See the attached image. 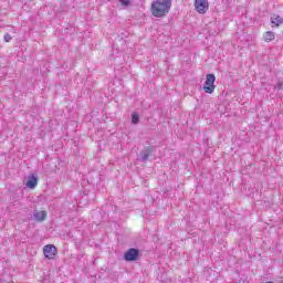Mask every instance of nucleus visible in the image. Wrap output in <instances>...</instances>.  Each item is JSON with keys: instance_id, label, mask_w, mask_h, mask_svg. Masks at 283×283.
I'll list each match as a JSON object with an SVG mask.
<instances>
[{"instance_id": "f257e3e1", "label": "nucleus", "mask_w": 283, "mask_h": 283, "mask_svg": "<svg viewBox=\"0 0 283 283\" xmlns=\"http://www.w3.org/2000/svg\"><path fill=\"white\" fill-rule=\"evenodd\" d=\"M172 0H155L151 3V14L157 19H163V17H167L169 11L171 10Z\"/></svg>"}, {"instance_id": "f03ea898", "label": "nucleus", "mask_w": 283, "mask_h": 283, "mask_svg": "<svg viewBox=\"0 0 283 283\" xmlns=\"http://www.w3.org/2000/svg\"><path fill=\"white\" fill-rule=\"evenodd\" d=\"M203 92L206 94H213V92H216V75L214 74L209 73L206 75Z\"/></svg>"}, {"instance_id": "7ed1b4c3", "label": "nucleus", "mask_w": 283, "mask_h": 283, "mask_svg": "<svg viewBox=\"0 0 283 283\" xmlns=\"http://www.w3.org/2000/svg\"><path fill=\"white\" fill-rule=\"evenodd\" d=\"M140 250L136 248H130L126 252H124L125 262H138L140 260Z\"/></svg>"}, {"instance_id": "20e7f679", "label": "nucleus", "mask_w": 283, "mask_h": 283, "mask_svg": "<svg viewBox=\"0 0 283 283\" xmlns=\"http://www.w3.org/2000/svg\"><path fill=\"white\" fill-rule=\"evenodd\" d=\"M195 10L199 12V14H206L207 10H209V1L195 0Z\"/></svg>"}, {"instance_id": "39448f33", "label": "nucleus", "mask_w": 283, "mask_h": 283, "mask_svg": "<svg viewBox=\"0 0 283 283\" xmlns=\"http://www.w3.org/2000/svg\"><path fill=\"white\" fill-rule=\"evenodd\" d=\"M43 253L48 260H54V256L56 255V247L53 244L44 245Z\"/></svg>"}, {"instance_id": "423d86ee", "label": "nucleus", "mask_w": 283, "mask_h": 283, "mask_svg": "<svg viewBox=\"0 0 283 283\" xmlns=\"http://www.w3.org/2000/svg\"><path fill=\"white\" fill-rule=\"evenodd\" d=\"M154 153V148L151 147H146L144 150L140 151V161L142 163H147L149 160V157Z\"/></svg>"}, {"instance_id": "0eeeda50", "label": "nucleus", "mask_w": 283, "mask_h": 283, "mask_svg": "<svg viewBox=\"0 0 283 283\" xmlns=\"http://www.w3.org/2000/svg\"><path fill=\"white\" fill-rule=\"evenodd\" d=\"M36 185H39V178H36V176L34 175L30 176L29 179L27 180V187L29 189H34Z\"/></svg>"}, {"instance_id": "6e6552de", "label": "nucleus", "mask_w": 283, "mask_h": 283, "mask_svg": "<svg viewBox=\"0 0 283 283\" xmlns=\"http://www.w3.org/2000/svg\"><path fill=\"white\" fill-rule=\"evenodd\" d=\"M46 212L45 211H36L33 213V217L38 220V222H43L45 220Z\"/></svg>"}, {"instance_id": "1a4fd4ad", "label": "nucleus", "mask_w": 283, "mask_h": 283, "mask_svg": "<svg viewBox=\"0 0 283 283\" xmlns=\"http://www.w3.org/2000/svg\"><path fill=\"white\" fill-rule=\"evenodd\" d=\"M271 23L273 25H275L276 28H280V25H282V23H283V19L280 15H276V17L274 15L271 18Z\"/></svg>"}, {"instance_id": "9d476101", "label": "nucleus", "mask_w": 283, "mask_h": 283, "mask_svg": "<svg viewBox=\"0 0 283 283\" xmlns=\"http://www.w3.org/2000/svg\"><path fill=\"white\" fill-rule=\"evenodd\" d=\"M264 40L266 41V43H271V41L275 40V33H273V31L265 32Z\"/></svg>"}, {"instance_id": "9b49d317", "label": "nucleus", "mask_w": 283, "mask_h": 283, "mask_svg": "<svg viewBox=\"0 0 283 283\" xmlns=\"http://www.w3.org/2000/svg\"><path fill=\"white\" fill-rule=\"evenodd\" d=\"M132 123L133 125H138V123H140V116L136 112L132 114Z\"/></svg>"}, {"instance_id": "f8f14e48", "label": "nucleus", "mask_w": 283, "mask_h": 283, "mask_svg": "<svg viewBox=\"0 0 283 283\" xmlns=\"http://www.w3.org/2000/svg\"><path fill=\"white\" fill-rule=\"evenodd\" d=\"M4 41H6V43H10L12 41V35H10V33H6Z\"/></svg>"}, {"instance_id": "ddd939ff", "label": "nucleus", "mask_w": 283, "mask_h": 283, "mask_svg": "<svg viewBox=\"0 0 283 283\" xmlns=\"http://www.w3.org/2000/svg\"><path fill=\"white\" fill-rule=\"evenodd\" d=\"M275 90H283V82H277V84L274 87Z\"/></svg>"}, {"instance_id": "4468645a", "label": "nucleus", "mask_w": 283, "mask_h": 283, "mask_svg": "<svg viewBox=\"0 0 283 283\" xmlns=\"http://www.w3.org/2000/svg\"><path fill=\"white\" fill-rule=\"evenodd\" d=\"M122 6H129V0H119Z\"/></svg>"}]
</instances>
